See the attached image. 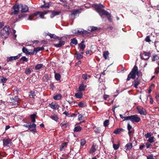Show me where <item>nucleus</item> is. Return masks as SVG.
<instances>
[{"mask_svg": "<svg viewBox=\"0 0 159 159\" xmlns=\"http://www.w3.org/2000/svg\"><path fill=\"white\" fill-rule=\"evenodd\" d=\"M11 140L8 139H5L3 140V142L4 146H9V144L10 143Z\"/></svg>", "mask_w": 159, "mask_h": 159, "instance_id": "4468645a", "label": "nucleus"}, {"mask_svg": "<svg viewBox=\"0 0 159 159\" xmlns=\"http://www.w3.org/2000/svg\"><path fill=\"white\" fill-rule=\"evenodd\" d=\"M36 116V114H34L30 116V118L31 120L32 121L33 123L35 122V117Z\"/></svg>", "mask_w": 159, "mask_h": 159, "instance_id": "a878e982", "label": "nucleus"}, {"mask_svg": "<svg viewBox=\"0 0 159 159\" xmlns=\"http://www.w3.org/2000/svg\"><path fill=\"white\" fill-rule=\"evenodd\" d=\"M150 55L151 53L149 52H146L144 51L140 54L141 58L142 59L147 60L149 58Z\"/></svg>", "mask_w": 159, "mask_h": 159, "instance_id": "423d86ee", "label": "nucleus"}, {"mask_svg": "<svg viewBox=\"0 0 159 159\" xmlns=\"http://www.w3.org/2000/svg\"><path fill=\"white\" fill-rule=\"evenodd\" d=\"M113 147L115 150H116L119 147V144H114L113 145Z\"/></svg>", "mask_w": 159, "mask_h": 159, "instance_id": "09e8293b", "label": "nucleus"}, {"mask_svg": "<svg viewBox=\"0 0 159 159\" xmlns=\"http://www.w3.org/2000/svg\"><path fill=\"white\" fill-rule=\"evenodd\" d=\"M7 80V79L2 77H0V82H2V83H5Z\"/></svg>", "mask_w": 159, "mask_h": 159, "instance_id": "e433bc0d", "label": "nucleus"}, {"mask_svg": "<svg viewBox=\"0 0 159 159\" xmlns=\"http://www.w3.org/2000/svg\"><path fill=\"white\" fill-rule=\"evenodd\" d=\"M30 94L29 95V97L30 98H34L36 96L35 92L34 91H31L30 92Z\"/></svg>", "mask_w": 159, "mask_h": 159, "instance_id": "cd10ccee", "label": "nucleus"}, {"mask_svg": "<svg viewBox=\"0 0 159 159\" xmlns=\"http://www.w3.org/2000/svg\"><path fill=\"white\" fill-rule=\"evenodd\" d=\"M30 131L33 132L34 133L36 132V129L35 128H34V129H30Z\"/></svg>", "mask_w": 159, "mask_h": 159, "instance_id": "338daca9", "label": "nucleus"}, {"mask_svg": "<svg viewBox=\"0 0 159 159\" xmlns=\"http://www.w3.org/2000/svg\"><path fill=\"white\" fill-rule=\"evenodd\" d=\"M62 96L60 94H58L54 96L53 98L55 100H59L61 98Z\"/></svg>", "mask_w": 159, "mask_h": 159, "instance_id": "5701e85b", "label": "nucleus"}, {"mask_svg": "<svg viewBox=\"0 0 159 159\" xmlns=\"http://www.w3.org/2000/svg\"><path fill=\"white\" fill-rule=\"evenodd\" d=\"M151 136V133H147L145 135V137L147 138L150 137Z\"/></svg>", "mask_w": 159, "mask_h": 159, "instance_id": "bf43d9fd", "label": "nucleus"}, {"mask_svg": "<svg viewBox=\"0 0 159 159\" xmlns=\"http://www.w3.org/2000/svg\"><path fill=\"white\" fill-rule=\"evenodd\" d=\"M127 129L129 131L128 134L129 136L134 133V129L129 123L127 124Z\"/></svg>", "mask_w": 159, "mask_h": 159, "instance_id": "f8f14e48", "label": "nucleus"}, {"mask_svg": "<svg viewBox=\"0 0 159 159\" xmlns=\"http://www.w3.org/2000/svg\"><path fill=\"white\" fill-rule=\"evenodd\" d=\"M86 143L85 140L84 139H82L81 140L80 145L81 146H84Z\"/></svg>", "mask_w": 159, "mask_h": 159, "instance_id": "3c124183", "label": "nucleus"}, {"mask_svg": "<svg viewBox=\"0 0 159 159\" xmlns=\"http://www.w3.org/2000/svg\"><path fill=\"white\" fill-rule=\"evenodd\" d=\"M22 8L21 11V13H24L28 12V7L25 5H23L22 4H20Z\"/></svg>", "mask_w": 159, "mask_h": 159, "instance_id": "9b49d317", "label": "nucleus"}, {"mask_svg": "<svg viewBox=\"0 0 159 159\" xmlns=\"http://www.w3.org/2000/svg\"><path fill=\"white\" fill-rule=\"evenodd\" d=\"M86 88V86H83V85H80L79 88V91H82L85 90Z\"/></svg>", "mask_w": 159, "mask_h": 159, "instance_id": "7c9ffc66", "label": "nucleus"}, {"mask_svg": "<svg viewBox=\"0 0 159 159\" xmlns=\"http://www.w3.org/2000/svg\"><path fill=\"white\" fill-rule=\"evenodd\" d=\"M159 72V67H158L157 68V69H156L155 70V72L157 74Z\"/></svg>", "mask_w": 159, "mask_h": 159, "instance_id": "774afa93", "label": "nucleus"}, {"mask_svg": "<svg viewBox=\"0 0 159 159\" xmlns=\"http://www.w3.org/2000/svg\"><path fill=\"white\" fill-rule=\"evenodd\" d=\"M73 31V33L76 34H89V32L86 30H83V31H79L78 30L77 32H74Z\"/></svg>", "mask_w": 159, "mask_h": 159, "instance_id": "a211bd4d", "label": "nucleus"}, {"mask_svg": "<svg viewBox=\"0 0 159 159\" xmlns=\"http://www.w3.org/2000/svg\"><path fill=\"white\" fill-rule=\"evenodd\" d=\"M86 54H91V53L92 52V51L91 50H88L86 52Z\"/></svg>", "mask_w": 159, "mask_h": 159, "instance_id": "69168bd1", "label": "nucleus"}, {"mask_svg": "<svg viewBox=\"0 0 159 159\" xmlns=\"http://www.w3.org/2000/svg\"><path fill=\"white\" fill-rule=\"evenodd\" d=\"M137 109L139 113L142 115L145 116L147 114L146 110L141 106H138L137 107Z\"/></svg>", "mask_w": 159, "mask_h": 159, "instance_id": "0eeeda50", "label": "nucleus"}, {"mask_svg": "<svg viewBox=\"0 0 159 159\" xmlns=\"http://www.w3.org/2000/svg\"><path fill=\"white\" fill-rule=\"evenodd\" d=\"M63 114L65 115L66 116L68 117H70V114L68 112V111H65L63 113Z\"/></svg>", "mask_w": 159, "mask_h": 159, "instance_id": "8fccbe9b", "label": "nucleus"}, {"mask_svg": "<svg viewBox=\"0 0 159 159\" xmlns=\"http://www.w3.org/2000/svg\"><path fill=\"white\" fill-rule=\"evenodd\" d=\"M92 7L95 8L96 11L101 16H102L103 15H105L107 17L108 20L110 22L111 21L112 19L111 18V14L108 11L103 9L105 7V6L103 5L100 3L98 4H94L92 5Z\"/></svg>", "mask_w": 159, "mask_h": 159, "instance_id": "f257e3e1", "label": "nucleus"}, {"mask_svg": "<svg viewBox=\"0 0 159 159\" xmlns=\"http://www.w3.org/2000/svg\"><path fill=\"white\" fill-rule=\"evenodd\" d=\"M83 52H81L80 53H77V52H76V53L75 54V57L78 60L81 59L83 57Z\"/></svg>", "mask_w": 159, "mask_h": 159, "instance_id": "f3484780", "label": "nucleus"}, {"mask_svg": "<svg viewBox=\"0 0 159 159\" xmlns=\"http://www.w3.org/2000/svg\"><path fill=\"white\" fill-rule=\"evenodd\" d=\"M109 53L108 51H105L103 52V56L105 59H107L108 58V55Z\"/></svg>", "mask_w": 159, "mask_h": 159, "instance_id": "b1692460", "label": "nucleus"}, {"mask_svg": "<svg viewBox=\"0 0 159 159\" xmlns=\"http://www.w3.org/2000/svg\"><path fill=\"white\" fill-rule=\"evenodd\" d=\"M82 11L81 9H74L73 10L71 11V13L70 14V15L71 16H75V15H77L78 14H79L81 13Z\"/></svg>", "mask_w": 159, "mask_h": 159, "instance_id": "6e6552de", "label": "nucleus"}, {"mask_svg": "<svg viewBox=\"0 0 159 159\" xmlns=\"http://www.w3.org/2000/svg\"><path fill=\"white\" fill-rule=\"evenodd\" d=\"M67 143L66 142H64L62 143L60 146V151H62L64 150V149L67 147Z\"/></svg>", "mask_w": 159, "mask_h": 159, "instance_id": "aec40b11", "label": "nucleus"}, {"mask_svg": "<svg viewBox=\"0 0 159 159\" xmlns=\"http://www.w3.org/2000/svg\"><path fill=\"white\" fill-rule=\"evenodd\" d=\"M82 129L81 127L80 126H77L75 127L74 129V131L75 132H78L81 131Z\"/></svg>", "mask_w": 159, "mask_h": 159, "instance_id": "2f4dec72", "label": "nucleus"}, {"mask_svg": "<svg viewBox=\"0 0 159 159\" xmlns=\"http://www.w3.org/2000/svg\"><path fill=\"white\" fill-rule=\"evenodd\" d=\"M49 105H50V106L51 108H52L53 109H56V107L57 106L54 104H53L52 103L51 104H50Z\"/></svg>", "mask_w": 159, "mask_h": 159, "instance_id": "5fc2aeb1", "label": "nucleus"}, {"mask_svg": "<svg viewBox=\"0 0 159 159\" xmlns=\"http://www.w3.org/2000/svg\"><path fill=\"white\" fill-rule=\"evenodd\" d=\"M35 16H33V14L30 15L29 17V20H32L33 17Z\"/></svg>", "mask_w": 159, "mask_h": 159, "instance_id": "0e129e2a", "label": "nucleus"}, {"mask_svg": "<svg viewBox=\"0 0 159 159\" xmlns=\"http://www.w3.org/2000/svg\"><path fill=\"white\" fill-rule=\"evenodd\" d=\"M41 8H48L49 7V5L48 4H45L44 5H41L40 7Z\"/></svg>", "mask_w": 159, "mask_h": 159, "instance_id": "49530a36", "label": "nucleus"}, {"mask_svg": "<svg viewBox=\"0 0 159 159\" xmlns=\"http://www.w3.org/2000/svg\"><path fill=\"white\" fill-rule=\"evenodd\" d=\"M52 119L57 121L58 119V117L57 115L54 114L53 116H51L50 117Z\"/></svg>", "mask_w": 159, "mask_h": 159, "instance_id": "f704fd0d", "label": "nucleus"}, {"mask_svg": "<svg viewBox=\"0 0 159 159\" xmlns=\"http://www.w3.org/2000/svg\"><path fill=\"white\" fill-rule=\"evenodd\" d=\"M80 48L83 51L85 48V45L84 44L80 43L79 45Z\"/></svg>", "mask_w": 159, "mask_h": 159, "instance_id": "a19ab883", "label": "nucleus"}, {"mask_svg": "<svg viewBox=\"0 0 159 159\" xmlns=\"http://www.w3.org/2000/svg\"><path fill=\"white\" fill-rule=\"evenodd\" d=\"M22 52L25 53L26 54H27L28 52V49L26 48L25 47H23L22 49Z\"/></svg>", "mask_w": 159, "mask_h": 159, "instance_id": "a18cd8bd", "label": "nucleus"}, {"mask_svg": "<svg viewBox=\"0 0 159 159\" xmlns=\"http://www.w3.org/2000/svg\"><path fill=\"white\" fill-rule=\"evenodd\" d=\"M10 31V28L7 26L3 28L1 31V35L2 38H6L8 36Z\"/></svg>", "mask_w": 159, "mask_h": 159, "instance_id": "20e7f679", "label": "nucleus"}, {"mask_svg": "<svg viewBox=\"0 0 159 159\" xmlns=\"http://www.w3.org/2000/svg\"><path fill=\"white\" fill-rule=\"evenodd\" d=\"M38 14H39L40 17L42 19L44 18V17L43 16L44 15L42 13V12L41 11H37L33 14V16H36Z\"/></svg>", "mask_w": 159, "mask_h": 159, "instance_id": "412c9836", "label": "nucleus"}, {"mask_svg": "<svg viewBox=\"0 0 159 159\" xmlns=\"http://www.w3.org/2000/svg\"><path fill=\"white\" fill-rule=\"evenodd\" d=\"M31 72L30 68H27L25 70V73L26 75L30 74Z\"/></svg>", "mask_w": 159, "mask_h": 159, "instance_id": "37998d69", "label": "nucleus"}, {"mask_svg": "<svg viewBox=\"0 0 159 159\" xmlns=\"http://www.w3.org/2000/svg\"><path fill=\"white\" fill-rule=\"evenodd\" d=\"M17 59L16 57V56H11L10 57H8L7 58V61L8 62L9 61L13 60H16Z\"/></svg>", "mask_w": 159, "mask_h": 159, "instance_id": "bb28decb", "label": "nucleus"}, {"mask_svg": "<svg viewBox=\"0 0 159 159\" xmlns=\"http://www.w3.org/2000/svg\"><path fill=\"white\" fill-rule=\"evenodd\" d=\"M83 93L81 92H78L75 94V96L77 98H82Z\"/></svg>", "mask_w": 159, "mask_h": 159, "instance_id": "c756f323", "label": "nucleus"}, {"mask_svg": "<svg viewBox=\"0 0 159 159\" xmlns=\"http://www.w3.org/2000/svg\"><path fill=\"white\" fill-rule=\"evenodd\" d=\"M43 66V64H38L35 66V69L36 70H39Z\"/></svg>", "mask_w": 159, "mask_h": 159, "instance_id": "4c0bfd02", "label": "nucleus"}, {"mask_svg": "<svg viewBox=\"0 0 159 159\" xmlns=\"http://www.w3.org/2000/svg\"><path fill=\"white\" fill-rule=\"evenodd\" d=\"M140 84V80L137 78L133 82V85L136 88H138V85Z\"/></svg>", "mask_w": 159, "mask_h": 159, "instance_id": "dca6fc26", "label": "nucleus"}, {"mask_svg": "<svg viewBox=\"0 0 159 159\" xmlns=\"http://www.w3.org/2000/svg\"><path fill=\"white\" fill-rule=\"evenodd\" d=\"M133 147V145L132 143H128L125 146V148L126 151H129Z\"/></svg>", "mask_w": 159, "mask_h": 159, "instance_id": "2eb2a0df", "label": "nucleus"}, {"mask_svg": "<svg viewBox=\"0 0 159 159\" xmlns=\"http://www.w3.org/2000/svg\"><path fill=\"white\" fill-rule=\"evenodd\" d=\"M62 38L59 39V43L57 44H54V45L57 48H61L62 46L64 45L65 42L64 41L61 40Z\"/></svg>", "mask_w": 159, "mask_h": 159, "instance_id": "9d476101", "label": "nucleus"}, {"mask_svg": "<svg viewBox=\"0 0 159 159\" xmlns=\"http://www.w3.org/2000/svg\"><path fill=\"white\" fill-rule=\"evenodd\" d=\"M13 11L12 12L15 15L17 14L19 11V5H15L12 7Z\"/></svg>", "mask_w": 159, "mask_h": 159, "instance_id": "1a4fd4ad", "label": "nucleus"}, {"mask_svg": "<svg viewBox=\"0 0 159 159\" xmlns=\"http://www.w3.org/2000/svg\"><path fill=\"white\" fill-rule=\"evenodd\" d=\"M55 73V77L57 80H60L61 78V75L59 73H57L55 71L54 72Z\"/></svg>", "mask_w": 159, "mask_h": 159, "instance_id": "393cba45", "label": "nucleus"}, {"mask_svg": "<svg viewBox=\"0 0 159 159\" xmlns=\"http://www.w3.org/2000/svg\"><path fill=\"white\" fill-rule=\"evenodd\" d=\"M150 97V102L151 104H152L153 103V100L152 98V97L150 95L149 96Z\"/></svg>", "mask_w": 159, "mask_h": 159, "instance_id": "e2e57ef3", "label": "nucleus"}, {"mask_svg": "<svg viewBox=\"0 0 159 159\" xmlns=\"http://www.w3.org/2000/svg\"><path fill=\"white\" fill-rule=\"evenodd\" d=\"M159 59V57L157 55H155L152 57V61H155Z\"/></svg>", "mask_w": 159, "mask_h": 159, "instance_id": "c9c22d12", "label": "nucleus"}, {"mask_svg": "<svg viewBox=\"0 0 159 159\" xmlns=\"http://www.w3.org/2000/svg\"><path fill=\"white\" fill-rule=\"evenodd\" d=\"M125 119L126 120H130L134 123H138L141 120L140 118L137 115L126 116L125 118Z\"/></svg>", "mask_w": 159, "mask_h": 159, "instance_id": "7ed1b4c3", "label": "nucleus"}, {"mask_svg": "<svg viewBox=\"0 0 159 159\" xmlns=\"http://www.w3.org/2000/svg\"><path fill=\"white\" fill-rule=\"evenodd\" d=\"M61 13V11H53L50 15V17L51 18H53L55 16L58 15Z\"/></svg>", "mask_w": 159, "mask_h": 159, "instance_id": "ddd939ff", "label": "nucleus"}, {"mask_svg": "<svg viewBox=\"0 0 159 159\" xmlns=\"http://www.w3.org/2000/svg\"><path fill=\"white\" fill-rule=\"evenodd\" d=\"M83 117V116L81 114L79 115L78 116V120H80L82 119Z\"/></svg>", "mask_w": 159, "mask_h": 159, "instance_id": "680f3d73", "label": "nucleus"}, {"mask_svg": "<svg viewBox=\"0 0 159 159\" xmlns=\"http://www.w3.org/2000/svg\"><path fill=\"white\" fill-rule=\"evenodd\" d=\"M154 137H150L149 139L148 140V141L150 143H152L154 142Z\"/></svg>", "mask_w": 159, "mask_h": 159, "instance_id": "79ce46f5", "label": "nucleus"}, {"mask_svg": "<svg viewBox=\"0 0 159 159\" xmlns=\"http://www.w3.org/2000/svg\"><path fill=\"white\" fill-rule=\"evenodd\" d=\"M109 123V120H105L103 123L105 127H106L108 125Z\"/></svg>", "mask_w": 159, "mask_h": 159, "instance_id": "de8ad7c7", "label": "nucleus"}, {"mask_svg": "<svg viewBox=\"0 0 159 159\" xmlns=\"http://www.w3.org/2000/svg\"><path fill=\"white\" fill-rule=\"evenodd\" d=\"M98 29V28L96 27L93 26L91 27V28L90 30L91 31H94Z\"/></svg>", "mask_w": 159, "mask_h": 159, "instance_id": "13d9d810", "label": "nucleus"}, {"mask_svg": "<svg viewBox=\"0 0 159 159\" xmlns=\"http://www.w3.org/2000/svg\"><path fill=\"white\" fill-rule=\"evenodd\" d=\"M44 49V48L43 47H37L36 48H34V51L36 52V53H37V52L40 50H43Z\"/></svg>", "mask_w": 159, "mask_h": 159, "instance_id": "c85d7f7f", "label": "nucleus"}, {"mask_svg": "<svg viewBox=\"0 0 159 159\" xmlns=\"http://www.w3.org/2000/svg\"><path fill=\"white\" fill-rule=\"evenodd\" d=\"M47 35L49 36L51 38H53L55 39L59 38L58 36H57L53 34L48 33Z\"/></svg>", "mask_w": 159, "mask_h": 159, "instance_id": "473e14b6", "label": "nucleus"}, {"mask_svg": "<svg viewBox=\"0 0 159 159\" xmlns=\"http://www.w3.org/2000/svg\"><path fill=\"white\" fill-rule=\"evenodd\" d=\"M36 126V125L34 124H30V125H29V126H28V129H30L33 128H35Z\"/></svg>", "mask_w": 159, "mask_h": 159, "instance_id": "c03bdc74", "label": "nucleus"}, {"mask_svg": "<svg viewBox=\"0 0 159 159\" xmlns=\"http://www.w3.org/2000/svg\"><path fill=\"white\" fill-rule=\"evenodd\" d=\"M124 129L122 128H118L115 130L114 132L113 133L115 134H119L121 132L123 131Z\"/></svg>", "mask_w": 159, "mask_h": 159, "instance_id": "4be33fe9", "label": "nucleus"}, {"mask_svg": "<svg viewBox=\"0 0 159 159\" xmlns=\"http://www.w3.org/2000/svg\"><path fill=\"white\" fill-rule=\"evenodd\" d=\"M85 105H86L85 104L82 102H79L78 104V106L79 107H85Z\"/></svg>", "mask_w": 159, "mask_h": 159, "instance_id": "ea45409f", "label": "nucleus"}, {"mask_svg": "<svg viewBox=\"0 0 159 159\" xmlns=\"http://www.w3.org/2000/svg\"><path fill=\"white\" fill-rule=\"evenodd\" d=\"M20 60H22L23 61H28L27 58L25 56L22 57L20 59Z\"/></svg>", "mask_w": 159, "mask_h": 159, "instance_id": "864d4df0", "label": "nucleus"}, {"mask_svg": "<svg viewBox=\"0 0 159 159\" xmlns=\"http://www.w3.org/2000/svg\"><path fill=\"white\" fill-rule=\"evenodd\" d=\"M20 100L19 98L17 96H15L14 98H10L9 102L12 103L14 105H18L19 103Z\"/></svg>", "mask_w": 159, "mask_h": 159, "instance_id": "39448f33", "label": "nucleus"}, {"mask_svg": "<svg viewBox=\"0 0 159 159\" xmlns=\"http://www.w3.org/2000/svg\"><path fill=\"white\" fill-rule=\"evenodd\" d=\"M77 41L75 38H74L71 39V42L70 44L71 46L75 45H77Z\"/></svg>", "mask_w": 159, "mask_h": 159, "instance_id": "6ab92c4d", "label": "nucleus"}, {"mask_svg": "<svg viewBox=\"0 0 159 159\" xmlns=\"http://www.w3.org/2000/svg\"><path fill=\"white\" fill-rule=\"evenodd\" d=\"M136 75L139 76V74L138 67L136 65H135L131 72L128 75L126 79L127 81L129 80L131 78L134 79L136 78Z\"/></svg>", "mask_w": 159, "mask_h": 159, "instance_id": "f03ea898", "label": "nucleus"}, {"mask_svg": "<svg viewBox=\"0 0 159 159\" xmlns=\"http://www.w3.org/2000/svg\"><path fill=\"white\" fill-rule=\"evenodd\" d=\"M60 125L61 127H65V128H66L69 125L67 122L64 121Z\"/></svg>", "mask_w": 159, "mask_h": 159, "instance_id": "58836bf2", "label": "nucleus"}, {"mask_svg": "<svg viewBox=\"0 0 159 159\" xmlns=\"http://www.w3.org/2000/svg\"><path fill=\"white\" fill-rule=\"evenodd\" d=\"M95 146L96 145H94V144L93 145V146H92L91 148V149L90 150V153H93L96 151V148H95Z\"/></svg>", "mask_w": 159, "mask_h": 159, "instance_id": "72a5a7b5", "label": "nucleus"}, {"mask_svg": "<svg viewBox=\"0 0 159 159\" xmlns=\"http://www.w3.org/2000/svg\"><path fill=\"white\" fill-rule=\"evenodd\" d=\"M147 159H154L153 158V156L152 154H151L150 155H148L147 156Z\"/></svg>", "mask_w": 159, "mask_h": 159, "instance_id": "6e6d98bb", "label": "nucleus"}, {"mask_svg": "<svg viewBox=\"0 0 159 159\" xmlns=\"http://www.w3.org/2000/svg\"><path fill=\"white\" fill-rule=\"evenodd\" d=\"M145 41L148 42H150L151 41V40L149 36H148L146 37L145 39Z\"/></svg>", "mask_w": 159, "mask_h": 159, "instance_id": "603ef678", "label": "nucleus"}, {"mask_svg": "<svg viewBox=\"0 0 159 159\" xmlns=\"http://www.w3.org/2000/svg\"><path fill=\"white\" fill-rule=\"evenodd\" d=\"M147 148H149L151 147L152 146V145L150 143H146Z\"/></svg>", "mask_w": 159, "mask_h": 159, "instance_id": "052dcab7", "label": "nucleus"}, {"mask_svg": "<svg viewBox=\"0 0 159 159\" xmlns=\"http://www.w3.org/2000/svg\"><path fill=\"white\" fill-rule=\"evenodd\" d=\"M82 77L85 80H87V75L86 74H83Z\"/></svg>", "mask_w": 159, "mask_h": 159, "instance_id": "4d7b16f0", "label": "nucleus"}]
</instances>
